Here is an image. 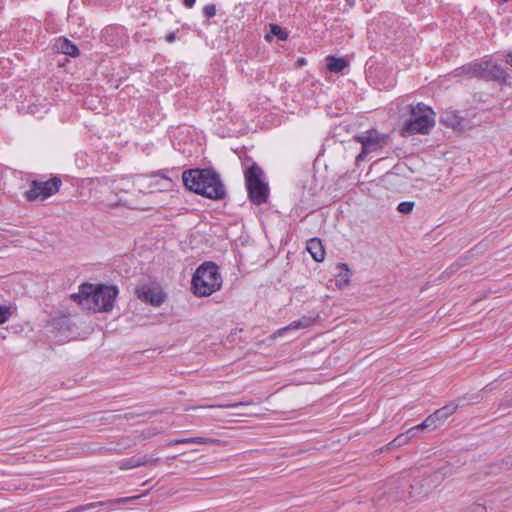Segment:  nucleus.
Returning a JSON list of instances; mask_svg holds the SVG:
<instances>
[{
    "label": "nucleus",
    "mask_w": 512,
    "mask_h": 512,
    "mask_svg": "<svg viewBox=\"0 0 512 512\" xmlns=\"http://www.w3.org/2000/svg\"><path fill=\"white\" fill-rule=\"evenodd\" d=\"M165 39H166V41H167L168 43H172V42H174V41H175V39H176V34H175L174 32L169 33V34H167V35L165 36Z\"/></svg>",
    "instance_id": "c85d7f7f"
},
{
    "label": "nucleus",
    "mask_w": 512,
    "mask_h": 512,
    "mask_svg": "<svg viewBox=\"0 0 512 512\" xmlns=\"http://www.w3.org/2000/svg\"><path fill=\"white\" fill-rule=\"evenodd\" d=\"M315 322V319L312 316H302L300 319L291 322L289 325L278 329L273 334L269 336L270 340H275L278 337L284 336L289 331H294L298 329H304L312 326Z\"/></svg>",
    "instance_id": "1a4fd4ad"
},
{
    "label": "nucleus",
    "mask_w": 512,
    "mask_h": 512,
    "mask_svg": "<svg viewBox=\"0 0 512 512\" xmlns=\"http://www.w3.org/2000/svg\"><path fill=\"white\" fill-rule=\"evenodd\" d=\"M192 289L196 296H209L219 290L222 285V277L218 267L213 262L200 265L192 278Z\"/></svg>",
    "instance_id": "7ed1b4c3"
},
{
    "label": "nucleus",
    "mask_w": 512,
    "mask_h": 512,
    "mask_svg": "<svg viewBox=\"0 0 512 512\" xmlns=\"http://www.w3.org/2000/svg\"><path fill=\"white\" fill-rule=\"evenodd\" d=\"M182 180L185 187L203 197L222 200L226 197L225 186L212 169H189L183 172Z\"/></svg>",
    "instance_id": "f257e3e1"
},
{
    "label": "nucleus",
    "mask_w": 512,
    "mask_h": 512,
    "mask_svg": "<svg viewBox=\"0 0 512 512\" xmlns=\"http://www.w3.org/2000/svg\"><path fill=\"white\" fill-rule=\"evenodd\" d=\"M326 62L328 70L333 73H339L348 66V62L344 58H337L335 56H328Z\"/></svg>",
    "instance_id": "4468645a"
},
{
    "label": "nucleus",
    "mask_w": 512,
    "mask_h": 512,
    "mask_svg": "<svg viewBox=\"0 0 512 512\" xmlns=\"http://www.w3.org/2000/svg\"><path fill=\"white\" fill-rule=\"evenodd\" d=\"M463 512H487V508L484 504L473 503L466 507Z\"/></svg>",
    "instance_id": "4be33fe9"
},
{
    "label": "nucleus",
    "mask_w": 512,
    "mask_h": 512,
    "mask_svg": "<svg viewBox=\"0 0 512 512\" xmlns=\"http://www.w3.org/2000/svg\"><path fill=\"white\" fill-rule=\"evenodd\" d=\"M12 315L11 309L8 306L0 305V324L6 323Z\"/></svg>",
    "instance_id": "aec40b11"
},
{
    "label": "nucleus",
    "mask_w": 512,
    "mask_h": 512,
    "mask_svg": "<svg viewBox=\"0 0 512 512\" xmlns=\"http://www.w3.org/2000/svg\"><path fill=\"white\" fill-rule=\"evenodd\" d=\"M434 125L432 109L423 103H418L416 106H411L410 115L402 129V135L428 134Z\"/></svg>",
    "instance_id": "20e7f679"
},
{
    "label": "nucleus",
    "mask_w": 512,
    "mask_h": 512,
    "mask_svg": "<svg viewBox=\"0 0 512 512\" xmlns=\"http://www.w3.org/2000/svg\"><path fill=\"white\" fill-rule=\"evenodd\" d=\"M512 407V394L505 396L500 402H499V408H510Z\"/></svg>",
    "instance_id": "bb28decb"
},
{
    "label": "nucleus",
    "mask_w": 512,
    "mask_h": 512,
    "mask_svg": "<svg viewBox=\"0 0 512 512\" xmlns=\"http://www.w3.org/2000/svg\"><path fill=\"white\" fill-rule=\"evenodd\" d=\"M203 14L207 18H212L216 15V6L214 4L205 5L203 8Z\"/></svg>",
    "instance_id": "393cba45"
},
{
    "label": "nucleus",
    "mask_w": 512,
    "mask_h": 512,
    "mask_svg": "<svg viewBox=\"0 0 512 512\" xmlns=\"http://www.w3.org/2000/svg\"><path fill=\"white\" fill-rule=\"evenodd\" d=\"M60 185L61 180L58 177H53L47 181L34 180L30 189L26 192V197L28 200L46 199L58 192Z\"/></svg>",
    "instance_id": "6e6552de"
},
{
    "label": "nucleus",
    "mask_w": 512,
    "mask_h": 512,
    "mask_svg": "<svg viewBox=\"0 0 512 512\" xmlns=\"http://www.w3.org/2000/svg\"><path fill=\"white\" fill-rule=\"evenodd\" d=\"M439 425H440V423L438 422L437 418L434 417V414H431L421 424L410 428L409 431L425 430V429L434 430Z\"/></svg>",
    "instance_id": "f3484780"
},
{
    "label": "nucleus",
    "mask_w": 512,
    "mask_h": 512,
    "mask_svg": "<svg viewBox=\"0 0 512 512\" xmlns=\"http://www.w3.org/2000/svg\"><path fill=\"white\" fill-rule=\"evenodd\" d=\"M245 181L250 201L255 205L265 203L269 196V187L263 180L262 169L256 163L245 171Z\"/></svg>",
    "instance_id": "423d86ee"
},
{
    "label": "nucleus",
    "mask_w": 512,
    "mask_h": 512,
    "mask_svg": "<svg viewBox=\"0 0 512 512\" xmlns=\"http://www.w3.org/2000/svg\"><path fill=\"white\" fill-rule=\"evenodd\" d=\"M240 405H242V403L205 405V406H199V408H234V407H238Z\"/></svg>",
    "instance_id": "a878e982"
},
{
    "label": "nucleus",
    "mask_w": 512,
    "mask_h": 512,
    "mask_svg": "<svg viewBox=\"0 0 512 512\" xmlns=\"http://www.w3.org/2000/svg\"><path fill=\"white\" fill-rule=\"evenodd\" d=\"M411 432L408 429L406 433L399 434L388 444V448H396L407 444L412 437L409 435Z\"/></svg>",
    "instance_id": "a211bd4d"
},
{
    "label": "nucleus",
    "mask_w": 512,
    "mask_h": 512,
    "mask_svg": "<svg viewBox=\"0 0 512 512\" xmlns=\"http://www.w3.org/2000/svg\"><path fill=\"white\" fill-rule=\"evenodd\" d=\"M220 440L206 437H189L171 440L167 443L168 446L177 444H200V445H211L219 444Z\"/></svg>",
    "instance_id": "f8f14e48"
},
{
    "label": "nucleus",
    "mask_w": 512,
    "mask_h": 512,
    "mask_svg": "<svg viewBox=\"0 0 512 512\" xmlns=\"http://www.w3.org/2000/svg\"><path fill=\"white\" fill-rule=\"evenodd\" d=\"M57 49L66 55L76 57L79 55L78 47L66 38H61L57 42Z\"/></svg>",
    "instance_id": "ddd939ff"
},
{
    "label": "nucleus",
    "mask_w": 512,
    "mask_h": 512,
    "mask_svg": "<svg viewBox=\"0 0 512 512\" xmlns=\"http://www.w3.org/2000/svg\"><path fill=\"white\" fill-rule=\"evenodd\" d=\"M337 270H338V274H337L336 281H337L339 287L346 286L350 281L348 265L346 263H339L337 265Z\"/></svg>",
    "instance_id": "dca6fc26"
},
{
    "label": "nucleus",
    "mask_w": 512,
    "mask_h": 512,
    "mask_svg": "<svg viewBox=\"0 0 512 512\" xmlns=\"http://www.w3.org/2000/svg\"><path fill=\"white\" fill-rule=\"evenodd\" d=\"M140 467L139 461L136 457L129 458L122 463L121 469H132Z\"/></svg>",
    "instance_id": "5701e85b"
},
{
    "label": "nucleus",
    "mask_w": 512,
    "mask_h": 512,
    "mask_svg": "<svg viewBox=\"0 0 512 512\" xmlns=\"http://www.w3.org/2000/svg\"><path fill=\"white\" fill-rule=\"evenodd\" d=\"M196 0H183V5L187 8H192L195 5Z\"/></svg>",
    "instance_id": "c756f323"
},
{
    "label": "nucleus",
    "mask_w": 512,
    "mask_h": 512,
    "mask_svg": "<svg viewBox=\"0 0 512 512\" xmlns=\"http://www.w3.org/2000/svg\"><path fill=\"white\" fill-rule=\"evenodd\" d=\"M136 458L139 461V466L151 465L159 460V458H152V457H148L146 455L141 456V457H136Z\"/></svg>",
    "instance_id": "b1692460"
},
{
    "label": "nucleus",
    "mask_w": 512,
    "mask_h": 512,
    "mask_svg": "<svg viewBox=\"0 0 512 512\" xmlns=\"http://www.w3.org/2000/svg\"><path fill=\"white\" fill-rule=\"evenodd\" d=\"M506 62L512 66V53L507 54L506 56Z\"/></svg>",
    "instance_id": "7c9ffc66"
},
{
    "label": "nucleus",
    "mask_w": 512,
    "mask_h": 512,
    "mask_svg": "<svg viewBox=\"0 0 512 512\" xmlns=\"http://www.w3.org/2000/svg\"><path fill=\"white\" fill-rule=\"evenodd\" d=\"M455 72L457 75L464 74L471 78H480L500 83L506 82L508 77L504 69L492 60L469 63L455 70Z\"/></svg>",
    "instance_id": "39448f33"
},
{
    "label": "nucleus",
    "mask_w": 512,
    "mask_h": 512,
    "mask_svg": "<svg viewBox=\"0 0 512 512\" xmlns=\"http://www.w3.org/2000/svg\"><path fill=\"white\" fill-rule=\"evenodd\" d=\"M431 476L433 477V479H432V482L434 483L433 487H435L443 479L444 474L442 473V470H439V471H436Z\"/></svg>",
    "instance_id": "cd10ccee"
},
{
    "label": "nucleus",
    "mask_w": 512,
    "mask_h": 512,
    "mask_svg": "<svg viewBox=\"0 0 512 512\" xmlns=\"http://www.w3.org/2000/svg\"><path fill=\"white\" fill-rule=\"evenodd\" d=\"M117 295L116 286L98 285L94 287L92 284L85 283L79 287L78 293L71 295V299L84 309L108 312L113 309Z\"/></svg>",
    "instance_id": "f03ea898"
},
{
    "label": "nucleus",
    "mask_w": 512,
    "mask_h": 512,
    "mask_svg": "<svg viewBox=\"0 0 512 512\" xmlns=\"http://www.w3.org/2000/svg\"><path fill=\"white\" fill-rule=\"evenodd\" d=\"M136 295L141 301L154 306H159L164 302L162 292L155 289L140 287L136 289Z\"/></svg>",
    "instance_id": "9d476101"
},
{
    "label": "nucleus",
    "mask_w": 512,
    "mask_h": 512,
    "mask_svg": "<svg viewBox=\"0 0 512 512\" xmlns=\"http://www.w3.org/2000/svg\"><path fill=\"white\" fill-rule=\"evenodd\" d=\"M298 63H299L300 65H304V64L306 63V61H305V59H304V58H300V59H298Z\"/></svg>",
    "instance_id": "2f4dec72"
},
{
    "label": "nucleus",
    "mask_w": 512,
    "mask_h": 512,
    "mask_svg": "<svg viewBox=\"0 0 512 512\" xmlns=\"http://www.w3.org/2000/svg\"><path fill=\"white\" fill-rule=\"evenodd\" d=\"M414 208V202L412 201H404V202H401L398 207H397V210L400 212V213H403V214H408L410 213Z\"/></svg>",
    "instance_id": "412c9836"
},
{
    "label": "nucleus",
    "mask_w": 512,
    "mask_h": 512,
    "mask_svg": "<svg viewBox=\"0 0 512 512\" xmlns=\"http://www.w3.org/2000/svg\"><path fill=\"white\" fill-rule=\"evenodd\" d=\"M271 33L276 36L279 40H285L288 36L287 32H285L280 26L276 24H271Z\"/></svg>",
    "instance_id": "6ab92c4d"
},
{
    "label": "nucleus",
    "mask_w": 512,
    "mask_h": 512,
    "mask_svg": "<svg viewBox=\"0 0 512 512\" xmlns=\"http://www.w3.org/2000/svg\"><path fill=\"white\" fill-rule=\"evenodd\" d=\"M362 145V150L356 157V162L363 161L370 153L379 152L388 143V135L380 134L376 130H369L354 137Z\"/></svg>",
    "instance_id": "0eeeda50"
},
{
    "label": "nucleus",
    "mask_w": 512,
    "mask_h": 512,
    "mask_svg": "<svg viewBox=\"0 0 512 512\" xmlns=\"http://www.w3.org/2000/svg\"><path fill=\"white\" fill-rule=\"evenodd\" d=\"M509 464L512 466V457H511V460H510Z\"/></svg>",
    "instance_id": "473e14b6"
},
{
    "label": "nucleus",
    "mask_w": 512,
    "mask_h": 512,
    "mask_svg": "<svg viewBox=\"0 0 512 512\" xmlns=\"http://www.w3.org/2000/svg\"><path fill=\"white\" fill-rule=\"evenodd\" d=\"M307 251L316 262H322L325 258V250L319 238H312L307 241Z\"/></svg>",
    "instance_id": "9b49d317"
},
{
    "label": "nucleus",
    "mask_w": 512,
    "mask_h": 512,
    "mask_svg": "<svg viewBox=\"0 0 512 512\" xmlns=\"http://www.w3.org/2000/svg\"><path fill=\"white\" fill-rule=\"evenodd\" d=\"M458 408L457 404L450 403L436 410L433 414L437 418L438 422L443 423L450 415L454 414Z\"/></svg>",
    "instance_id": "2eb2a0df"
}]
</instances>
